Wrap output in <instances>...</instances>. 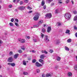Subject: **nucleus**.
Here are the masks:
<instances>
[{"mask_svg":"<svg viewBox=\"0 0 77 77\" xmlns=\"http://www.w3.org/2000/svg\"><path fill=\"white\" fill-rule=\"evenodd\" d=\"M55 68H58V66L56 65L55 66Z\"/></svg>","mask_w":77,"mask_h":77,"instance_id":"51","label":"nucleus"},{"mask_svg":"<svg viewBox=\"0 0 77 77\" xmlns=\"http://www.w3.org/2000/svg\"><path fill=\"white\" fill-rule=\"evenodd\" d=\"M14 29H12L11 30V32H13V31H14Z\"/></svg>","mask_w":77,"mask_h":77,"instance_id":"61","label":"nucleus"},{"mask_svg":"<svg viewBox=\"0 0 77 77\" xmlns=\"http://www.w3.org/2000/svg\"><path fill=\"white\" fill-rule=\"evenodd\" d=\"M54 3H52L51 4V6H54Z\"/></svg>","mask_w":77,"mask_h":77,"instance_id":"35","label":"nucleus"},{"mask_svg":"<svg viewBox=\"0 0 77 77\" xmlns=\"http://www.w3.org/2000/svg\"><path fill=\"white\" fill-rule=\"evenodd\" d=\"M23 74H24V75H27L28 74V73L25 72L23 73Z\"/></svg>","mask_w":77,"mask_h":77,"instance_id":"32","label":"nucleus"},{"mask_svg":"<svg viewBox=\"0 0 77 77\" xmlns=\"http://www.w3.org/2000/svg\"><path fill=\"white\" fill-rule=\"evenodd\" d=\"M42 77H45V75L44 74H43L42 75Z\"/></svg>","mask_w":77,"mask_h":77,"instance_id":"47","label":"nucleus"},{"mask_svg":"<svg viewBox=\"0 0 77 77\" xmlns=\"http://www.w3.org/2000/svg\"><path fill=\"white\" fill-rule=\"evenodd\" d=\"M46 8V6H45V5H44L43 7V9H45Z\"/></svg>","mask_w":77,"mask_h":77,"instance_id":"50","label":"nucleus"},{"mask_svg":"<svg viewBox=\"0 0 77 77\" xmlns=\"http://www.w3.org/2000/svg\"><path fill=\"white\" fill-rule=\"evenodd\" d=\"M13 60V58L12 57H10L8 58V61L9 62H12Z\"/></svg>","mask_w":77,"mask_h":77,"instance_id":"7","label":"nucleus"},{"mask_svg":"<svg viewBox=\"0 0 77 77\" xmlns=\"http://www.w3.org/2000/svg\"><path fill=\"white\" fill-rule=\"evenodd\" d=\"M76 60L77 61V56H76Z\"/></svg>","mask_w":77,"mask_h":77,"instance_id":"64","label":"nucleus"},{"mask_svg":"<svg viewBox=\"0 0 77 77\" xmlns=\"http://www.w3.org/2000/svg\"><path fill=\"white\" fill-rule=\"evenodd\" d=\"M32 51V53H35V51L33 50Z\"/></svg>","mask_w":77,"mask_h":77,"instance_id":"53","label":"nucleus"},{"mask_svg":"<svg viewBox=\"0 0 77 77\" xmlns=\"http://www.w3.org/2000/svg\"><path fill=\"white\" fill-rule=\"evenodd\" d=\"M43 23V20H40V21L38 22V24L39 25H40V24H41L42 23Z\"/></svg>","mask_w":77,"mask_h":77,"instance_id":"13","label":"nucleus"},{"mask_svg":"<svg viewBox=\"0 0 77 77\" xmlns=\"http://www.w3.org/2000/svg\"><path fill=\"white\" fill-rule=\"evenodd\" d=\"M23 65H26V61L25 60H23Z\"/></svg>","mask_w":77,"mask_h":77,"instance_id":"16","label":"nucleus"},{"mask_svg":"<svg viewBox=\"0 0 77 77\" xmlns=\"http://www.w3.org/2000/svg\"><path fill=\"white\" fill-rule=\"evenodd\" d=\"M9 24L10 26H14L13 25V23H10Z\"/></svg>","mask_w":77,"mask_h":77,"instance_id":"26","label":"nucleus"},{"mask_svg":"<svg viewBox=\"0 0 77 77\" xmlns=\"http://www.w3.org/2000/svg\"><path fill=\"white\" fill-rule=\"evenodd\" d=\"M39 61H40L41 63H42V62H44V60L41 59H40L39 60Z\"/></svg>","mask_w":77,"mask_h":77,"instance_id":"27","label":"nucleus"},{"mask_svg":"<svg viewBox=\"0 0 77 77\" xmlns=\"http://www.w3.org/2000/svg\"><path fill=\"white\" fill-rule=\"evenodd\" d=\"M23 1H20V5H23Z\"/></svg>","mask_w":77,"mask_h":77,"instance_id":"45","label":"nucleus"},{"mask_svg":"<svg viewBox=\"0 0 77 77\" xmlns=\"http://www.w3.org/2000/svg\"><path fill=\"white\" fill-rule=\"evenodd\" d=\"M39 26L38 25H34L33 26V28H35V27H37Z\"/></svg>","mask_w":77,"mask_h":77,"instance_id":"24","label":"nucleus"},{"mask_svg":"<svg viewBox=\"0 0 77 77\" xmlns=\"http://www.w3.org/2000/svg\"><path fill=\"white\" fill-rule=\"evenodd\" d=\"M27 38H28V39H29L30 38V37L28 36L27 37Z\"/></svg>","mask_w":77,"mask_h":77,"instance_id":"63","label":"nucleus"},{"mask_svg":"<svg viewBox=\"0 0 77 77\" xmlns=\"http://www.w3.org/2000/svg\"><path fill=\"white\" fill-rule=\"evenodd\" d=\"M3 43V42L0 39V44H2ZM0 44V47L1 46V45Z\"/></svg>","mask_w":77,"mask_h":77,"instance_id":"43","label":"nucleus"},{"mask_svg":"<svg viewBox=\"0 0 77 77\" xmlns=\"http://www.w3.org/2000/svg\"><path fill=\"white\" fill-rule=\"evenodd\" d=\"M44 57H45L44 55L42 54L40 55V58L41 59H44Z\"/></svg>","mask_w":77,"mask_h":77,"instance_id":"18","label":"nucleus"},{"mask_svg":"<svg viewBox=\"0 0 77 77\" xmlns=\"http://www.w3.org/2000/svg\"><path fill=\"white\" fill-rule=\"evenodd\" d=\"M67 42H71V39H69L67 40Z\"/></svg>","mask_w":77,"mask_h":77,"instance_id":"30","label":"nucleus"},{"mask_svg":"<svg viewBox=\"0 0 77 77\" xmlns=\"http://www.w3.org/2000/svg\"><path fill=\"white\" fill-rule=\"evenodd\" d=\"M35 66L37 67H39V66H42V64L37 62L35 63Z\"/></svg>","mask_w":77,"mask_h":77,"instance_id":"5","label":"nucleus"},{"mask_svg":"<svg viewBox=\"0 0 77 77\" xmlns=\"http://www.w3.org/2000/svg\"><path fill=\"white\" fill-rule=\"evenodd\" d=\"M71 2H72V4H74V2L72 0L71 1Z\"/></svg>","mask_w":77,"mask_h":77,"instance_id":"60","label":"nucleus"},{"mask_svg":"<svg viewBox=\"0 0 77 77\" xmlns=\"http://www.w3.org/2000/svg\"><path fill=\"white\" fill-rule=\"evenodd\" d=\"M66 3H69V0H67L66 1Z\"/></svg>","mask_w":77,"mask_h":77,"instance_id":"40","label":"nucleus"},{"mask_svg":"<svg viewBox=\"0 0 77 77\" xmlns=\"http://www.w3.org/2000/svg\"><path fill=\"white\" fill-rule=\"evenodd\" d=\"M44 34H41V36L42 38H44Z\"/></svg>","mask_w":77,"mask_h":77,"instance_id":"39","label":"nucleus"},{"mask_svg":"<svg viewBox=\"0 0 77 77\" xmlns=\"http://www.w3.org/2000/svg\"><path fill=\"white\" fill-rule=\"evenodd\" d=\"M74 28L75 29V30H77V28L76 27H74Z\"/></svg>","mask_w":77,"mask_h":77,"instance_id":"58","label":"nucleus"},{"mask_svg":"<svg viewBox=\"0 0 77 77\" xmlns=\"http://www.w3.org/2000/svg\"><path fill=\"white\" fill-rule=\"evenodd\" d=\"M15 2H16V0H13V2L14 3H15Z\"/></svg>","mask_w":77,"mask_h":77,"instance_id":"62","label":"nucleus"},{"mask_svg":"<svg viewBox=\"0 0 77 77\" xmlns=\"http://www.w3.org/2000/svg\"><path fill=\"white\" fill-rule=\"evenodd\" d=\"M34 42H38V41H40V40L39 39H33Z\"/></svg>","mask_w":77,"mask_h":77,"instance_id":"12","label":"nucleus"},{"mask_svg":"<svg viewBox=\"0 0 77 77\" xmlns=\"http://www.w3.org/2000/svg\"><path fill=\"white\" fill-rule=\"evenodd\" d=\"M18 52L20 53H22V51L21 50H18Z\"/></svg>","mask_w":77,"mask_h":77,"instance_id":"38","label":"nucleus"},{"mask_svg":"<svg viewBox=\"0 0 77 77\" xmlns=\"http://www.w3.org/2000/svg\"><path fill=\"white\" fill-rule=\"evenodd\" d=\"M21 49H22L24 51L25 50V48H21Z\"/></svg>","mask_w":77,"mask_h":77,"instance_id":"57","label":"nucleus"},{"mask_svg":"<svg viewBox=\"0 0 77 77\" xmlns=\"http://www.w3.org/2000/svg\"><path fill=\"white\" fill-rule=\"evenodd\" d=\"M39 14L37 13L33 18L34 20L35 21L38 20L39 19Z\"/></svg>","mask_w":77,"mask_h":77,"instance_id":"2","label":"nucleus"},{"mask_svg":"<svg viewBox=\"0 0 77 77\" xmlns=\"http://www.w3.org/2000/svg\"><path fill=\"white\" fill-rule=\"evenodd\" d=\"M45 54H47V53H48V52H47L46 51H45Z\"/></svg>","mask_w":77,"mask_h":77,"instance_id":"52","label":"nucleus"},{"mask_svg":"<svg viewBox=\"0 0 77 77\" xmlns=\"http://www.w3.org/2000/svg\"><path fill=\"white\" fill-rule=\"evenodd\" d=\"M27 9H29V10H30V9H32V8L31 7H30V6H28L27 7Z\"/></svg>","mask_w":77,"mask_h":77,"instance_id":"23","label":"nucleus"},{"mask_svg":"<svg viewBox=\"0 0 77 77\" xmlns=\"http://www.w3.org/2000/svg\"><path fill=\"white\" fill-rule=\"evenodd\" d=\"M18 56H19V54H15L14 56V58L15 59H17V57H18Z\"/></svg>","mask_w":77,"mask_h":77,"instance_id":"10","label":"nucleus"},{"mask_svg":"<svg viewBox=\"0 0 77 77\" xmlns=\"http://www.w3.org/2000/svg\"><path fill=\"white\" fill-rule=\"evenodd\" d=\"M32 12V11H29L28 13H29V14H31Z\"/></svg>","mask_w":77,"mask_h":77,"instance_id":"49","label":"nucleus"},{"mask_svg":"<svg viewBox=\"0 0 77 77\" xmlns=\"http://www.w3.org/2000/svg\"><path fill=\"white\" fill-rule=\"evenodd\" d=\"M15 24L16 26H19L18 24L16 22L15 23Z\"/></svg>","mask_w":77,"mask_h":77,"instance_id":"36","label":"nucleus"},{"mask_svg":"<svg viewBox=\"0 0 77 77\" xmlns=\"http://www.w3.org/2000/svg\"><path fill=\"white\" fill-rule=\"evenodd\" d=\"M53 75V73H48L46 74L45 77H51Z\"/></svg>","mask_w":77,"mask_h":77,"instance_id":"4","label":"nucleus"},{"mask_svg":"<svg viewBox=\"0 0 77 77\" xmlns=\"http://www.w3.org/2000/svg\"><path fill=\"white\" fill-rule=\"evenodd\" d=\"M68 75L69 77H71L72 75V73L71 72H69L68 73Z\"/></svg>","mask_w":77,"mask_h":77,"instance_id":"17","label":"nucleus"},{"mask_svg":"<svg viewBox=\"0 0 77 77\" xmlns=\"http://www.w3.org/2000/svg\"><path fill=\"white\" fill-rule=\"evenodd\" d=\"M26 8V7H18V9H20V10H21V11H23L24 10V9Z\"/></svg>","mask_w":77,"mask_h":77,"instance_id":"6","label":"nucleus"},{"mask_svg":"<svg viewBox=\"0 0 77 77\" xmlns=\"http://www.w3.org/2000/svg\"><path fill=\"white\" fill-rule=\"evenodd\" d=\"M73 12V13L74 14H77V11H74Z\"/></svg>","mask_w":77,"mask_h":77,"instance_id":"48","label":"nucleus"},{"mask_svg":"<svg viewBox=\"0 0 77 77\" xmlns=\"http://www.w3.org/2000/svg\"><path fill=\"white\" fill-rule=\"evenodd\" d=\"M51 30V27L48 26V27L47 32L49 33V32H50Z\"/></svg>","mask_w":77,"mask_h":77,"instance_id":"8","label":"nucleus"},{"mask_svg":"<svg viewBox=\"0 0 77 77\" xmlns=\"http://www.w3.org/2000/svg\"><path fill=\"white\" fill-rule=\"evenodd\" d=\"M70 32V31L69 30H67L66 32V33H69V32Z\"/></svg>","mask_w":77,"mask_h":77,"instance_id":"25","label":"nucleus"},{"mask_svg":"<svg viewBox=\"0 0 77 77\" xmlns=\"http://www.w3.org/2000/svg\"><path fill=\"white\" fill-rule=\"evenodd\" d=\"M65 49L67 51H69V49L67 46H65Z\"/></svg>","mask_w":77,"mask_h":77,"instance_id":"19","label":"nucleus"},{"mask_svg":"<svg viewBox=\"0 0 77 77\" xmlns=\"http://www.w3.org/2000/svg\"><path fill=\"white\" fill-rule=\"evenodd\" d=\"M74 69L75 70H77V65H75L74 67Z\"/></svg>","mask_w":77,"mask_h":77,"instance_id":"29","label":"nucleus"},{"mask_svg":"<svg viewBox=\"0 0 77 77\" xmlns=\"http://www.w3.org/2000/svg\"><path fill=\"white\" fill-rule=\"evenodd\" d=\"M75 36L77 38V32L75 33Z\"/></svg>","mask_w":77,"mask_h":77,"instance_id":"55","label":"nucleus"},{"mask_svg":"<svg viewBox=\"0 0 77 77\" xmlns=\"http://www.w3.org/2000/svg\"><path fill=\"white\" fill-rule=\"evenodd\" d=\"M42 31L43 32H45V29H42Z\"/></svg>","mask_w":77,"mask_h":77,"instance_id":"37","label":"nucleus"},{"mask_svg":"<svg viewBox=\"0 0 77 77\" xmlns=\"http://www.w3.org/2000/svg\"><path fill=\"white\" fill-rule=\"evenodd\" d=\"M48 1L49 2H52V1H53V0H48Z\"/></svg>","mask_w":77,"mask_h":77,"instance_id":"59","label":"nucleus"},{"mask_svg":"<svg viewBox=\"0 0 77 77\" xmlns=\"http://www.w3.org/2000/svg\"><path fill=\"white\" fill-rule=\"evenodd\" d=\"M8 65H11L12 66H15V64L14 63H8Z\"/></svg>","mask_w":77,"mask_h":77,"instance_id":"9","label":"nucleus"},{"mask_svg":"<svg viewBox=\"0 0 77 77\" xmlns=\"http://www.w3.org/2000/svg\"><path fill=\"white\" fill-rule=\"evenodd\" d=\"M36 60L34 59V60H32L33 63H35V62H36Z\"/></svg>","mask_w":77,"mask_h":77,"instance_id":"33","label":"nucleus"},{"mask_svg":"<svg viewBox=\"0 0 77 77\" xmlns=\"http://www.w3.org/2000/svg\"><path fill=\"white\" fill-rule=\"evenodd\" d=\"M45 4V2H44V1L43 0L42 2V6H44Z\"/></svg>","mask_w":77,"mask_h":77,"instance_id":"22","label":"nucleus"},{"mask_svg":"<svg viewBox=\"0 0 77 77\" xmlns=\"http://www.w3.org/2000/svg\"><path fill=\"white\" fill-rule=\"evenodd\" d=\"M45 53V51H42V53Z\"/></svg>","mask_w":77,"mask_h":77,"instance_id":"56","label":"nucleus"},{"mask_svg":"<svg viewBox=\"0 0 77 77\" xmlns=\"http://www.w3.org/2000/svg\"><path fill=\"white\" fill-rule=\"evenodd\" d=\"M45 41H49V39L48 38V36H45Z\"/></svg>","mask_w":77,"mask_h":77,"instance_id":"11","label":"nucleus"},{"mask_svg":"<svg viewBox=\"0 0 77 77\" xmlns=\"http://www.w3.org/2000/svg\"><path fill=\"white\" fill-rule=\"evenodd\" d=\"M64 17L66 19H70L71 18V14L70 13H67L64 14Z\"/></svg>","mask_w":77,"mask_h":77,"instance_id":"1","label":"nucleus"},{"mask_svg":"<svg viewBox=\"0 0 77 77\" xmlns=\"http://www.w3.org/2000/svg\"><path fill=\"white\" fill-rule=\"evenodd\" d=\"M55 13L56 14H58V13H59V9H56Z\"/></svg>","mask_w":77,"mask_h":77,"instance_id":"15","label":"nucleus"},{"mask_svg":"<svg viewBox=\"0 0 77 77\" xmlns=\"http://www.w3.org/2000/svg\"><path fill=\"white\" fill-rule=\"evenodd\" d=\"M9 8H12V5H9Z\"/></svg>","mask_w":77,"mask_h":77,"instance_id":"41","label":"nucleus"},{"mask_svg":"<svg viewBox=\"0 0 77 77\" xmlns=\"http://www.w3.org/2000/svg\"><path fill=\"white\" fill-rule=\"evenodd\" d=\"M60 57L59 56H57V60L58 61H60Z\"/></svg>","mask_w":77,"mask_h":77,"instance_id":"14","label":"nucleus"},{"mask_svg":"<svg viewBox=\"0 0 77 77\" xmlns=\"http://www.w3.org/2000/svg\"><path fill=\"white\" fill-rule=\"evenodd\" d=\"M11 22H14V19L13 18H12L11 20Z\"/></svg>","mask_w":77,"mask_h":77,"instance_id":"34","label":"nucleus"},{"mask_svg":"<svg viewBox=\"0 0 77 77\" xmlns=\"http://www.w3.org/2000/svg\"><path fill=\"white\" fill-rule=\"evenodd\" d=\"M24 1L25 3H27L28 2V0H24Z\"/></svg>","mask_w":77,"mask_h":77,"instance_id":"46","label":"nucleus"},{"mask_svg":"<svg viewBox=\"0 0 77 77\" xmlns=\"http://www.w3.org/2000/svg\"><path fill=\"white\" fill-rule=\"evenodd\" d=\"M21 43H24L25 42V40L24 39H22L21 40Z\"/></svg>","mask_w":77,"mask_h":77,"instance_id":"21","label":"nucleus"},{"mask_svg":"<svg viewBox=\"0 0 77 77\" xmlns=\"http://www.w3.org/2000/svg\"><path fill=\"white\" fill-rule=\"evenodd\" d=\"M57 24L58 25V26H60L62 24L60 22H58Z\"/></svg>","mask_w":77,"mask_h":77,"instance_id":"31","label":"nucleus"},{"mask_svg":"<svg viewBox=\"0 0 77 77\" xmlns=\"http://www.w3.org/2000/svg\"><path fill=\"white\" fill-rule=\"evenodd\" d=\"M77 18L76 17V16H75L74 18V20L77 21Z\"/></svg>","mask_w":77,"mask_h":77,"instance_id":"28","label":"nucleus"},{"mask_svg":"<svg viewBox=\"0 0 77 77\" xmlns=\"http://www.w3.org/2000/svg\"><path fill=\"white\" fill-rule=\"evenodd\" d=\"M36 71L37 73H39V72H40V70L39 69H36Z\"/></svg>","mask_w":77,"mask_h":77,"instance_id":"20","label":"nucleus"},{"mask_svg":"<svg viewBox=\"0 0 77 77\" xmlns=\"http://www.w3.org/2000/svg\"><path fill=\"white\" fill-rule=\"evenodd\" d=\"M15 21L17 23L18 22V20L17 19H15Z\"/></svg>","mask_w":77,"mask_h":77,"instance_id":"44","label":"nucleus"},{"mask_svg":"<svg viewBox=\"0 0 77 77\" xmlns=\"http://www.w3.org/2000/svg\"><path fill=\"white\" fill-rule=\"evenodd\" d=\"M9 54H11V55L13 54V52L12 51H11L10 52Z\"/></svg>","mask_w":77,"mask_h":77,"instance_id":"42","label":"nucleus"},{"mask_svg":"<svg viewBox=\"0 0 77 77\" xmlns=\"http://www.w3.org/2000/svg\"><path fill=\"white\" fill-rule=\"evenodd\" d=\"M50 53H53V51L52 50H50Z\"/></svg>","mask_w":77,"mask_h":77,"instance_id":"54","label":"nucleus"},{"mask_svg":"<svg viewBox=\"0 0 77 77\" xmlns=\"http://www.w3.org/2000/svg\"><path fill=\"white\" fill-rule=\"evenodd\" d=\"M46 18H51V13H48L45 15Z\"/></svg>","mask_w":77,"mask_h":77,"instance_id":"3","label":"nucleus"}]
</instances>
